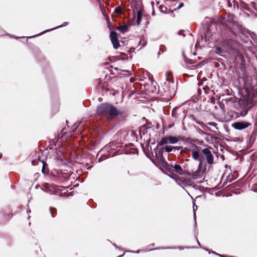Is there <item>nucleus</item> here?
I'll return each mask as SVG.
<instances>
[{"label": "nucleus", "instance_id": "obj_1", "mask_svg": "<svg viewBox=\"0 0 257 257\" xmlns=\"http://www.w3.org/2000/svg\"><path fill=\"white\" fill-rule=\"evenodd\" d=\"M184 150L191 152L193 160L199 162L197 169L195 171H192L190 174L194 179L202 177L206 171L203 162L205 161L210 165L214 163V157L211 151L208 148L201 149V147L192 143L188 144Z\"/></svg>", "mask_w": 257, "mask_h": 257}, {"label": "nucleus", "instance_id": "obj_2", "mask_svg": "<svg viewBox=\"0 0 257 257\" xmlns=\"http://www.w3.org/2000/svg\"><path fill=\"white\" fill-rule=\"evenodd\" d=\"M97 113L101 116H105L107 118H113L119 114V111L111 104L102 103L96 109Z\"/></svg>", "mask_w": 257, "mask_h": 257}, {"label": "nucleus", "instance_id": "obj_3", "mask_svg": "<svg viewBox=\"0 0 257 257\" xmlns=\"http://www.w3.org/2000/svg\"><path fill=\"white\" fill-rule=\"evenodd\" d=\"M166 82L163 85V89L165 93L167 94H171L174 92L175 84L171 77V74L169 73L166 74Z\"/></svg>", "mask_w": 257, "mask_h": 257}, {"label": "nucleus", "instance_id": "obj_4", "mask_svg": "<svg viewBox=\"0 0 257 257\" xmlns=\"http://www.w3.org/2000/svg\"><path fill=\"white\" fill-rule=\"evenodd\" d=\"M235 22V18L234 16L231 14H228L226 18H221L219 20V23L227 27L230 29L229 23L233 24Z\"/></svg>", "mask_w": 257, "mask_h": 257}, {"label": "nucleus", "instance_id": "obj_5", "mask_svg": "<svg viewBox=\"0 0 257 257\" xmlns=\"http://www.w3.org/2000/svg\"><path fill=\"white\" fill-rule=\"evenodd\" d=\"M251 125V123L243 121L235 122L232 124V126L235 130H242L249 127Z\"/></svg>", "mask_w": 257, "mask_h": 257}, {"label": "nucleus", "instance_id": "obj_6", "mask_svg": "<svg viewBox=\"0 0 257 257\" xmlns=\"http://www.w3.org/2000/svg\"><path fill=\"white\" fill-rule=\"evenodd\" d=\"M110 38L111 43L113 44V47L115 49H117L119 46V43L117 38V34L114 31H111L110 34Z\"/></svg>", "mask_w": 257, "mask_h": 257}, {"label": "nucleus", "instance_id": "obj_7", "mask_svg": "<svg viewBox=\"0 0 257 257\" xmlns=\"http://www.w3.org/2000/svg\"><path fill=\"white\" fill-rule=\"evenodd\" d=\"M221 45L225 51H228L232 48V41L229 39L224 40L221 42Z\"/></svg>", "mask_w": 257, "mask_h": 257}, {"label": "nucleus", "instance_id": "obj_8", "mask_svg": "<svg viewBox=\"0 0 257 257\" xmlns=\"http://www.w3.org/2000/svg\"><path fill=\"white\" fill-rule=\"evenodd\" d=\"M157 6L161 13L163 14H167L169 13V11H168V9L166 6L162 5H160V3L158 2H157Z\"/></svg>", "mask_w": 257, "mask_h": 257}, {"label": "nucleus", "instance_id": "obj_9", "mask_svg": "<svg viewBox=\"0 0 257 257\" xmlns=\"http://www.w3.org/2000/svg\"><path fill=\"white\" fill-rule=\"evenodd\" d=\"M174 168L175 169V171L177 173L182 175L184 174V171H183L182 167L178 164H175L174 166Z\"/></svg>", "mask_w": 257, "mask_h": 257}, {"label": "nucleus", "instance_id": "obj_10", "mask_svg": "<svg viewBox=\"0 0 257 257\" xmlns=\"http://www.w3.org/2000/svg\"><path fill=\"white\" fill-rule=\"evenodd\" d=\"M169 143L170 144H174L177 143L179 141V139L176 137L169 136Z\"/></svg>", "mask_w": 257, "mask_h": 257}, {"label": "nucleus", "instance_id": "obj_11", "mask_svg": "<svg viewBox=\"0 0 257 257\" xmlns=\"http://www.w3.org/2000/svg\"><path fill=\"white\" fill-rule=\"evenodd\" d=\"M169 139L168 137H163L161 140L159 142L158 145L163 146L164 145L169 144Z\"/></svg>", "mask_w": 257, "mask_h": 257}, {"label": "nucleus", "instance_id": "obj_12", "mask_svg": "<svg viewBox=\"0 0 257 257\" xmlns=\"http://www.w3.org/2000/svg\"><path fill=\"white\" fill-rule=\"evenodd\" d=\"M117 29L122 33H124L127 31V26L126 25H122L118 27Z\"/></svg>", "mask_w": 257, "mask_h": 257}, {"label": "nucleus", "instance_id": "obj_13", "mask_svg": "<svg viewBox=\"0 0 257 257\" xmlns=\"http://www.w3.org/2000/svg\"><path fill=\"white\" fill-rule=\"evenodd\" d=\"M142 20V13L140 11H138L137 12V23L138 25H139L141 22Z\"/></svg>", "mask_w": 257, "mask_h": 257}, {"label": "nucleus", "instance_id": "obj_14", "mask_svg": "<svg viewBox=\"0 0 257 257\" xmlns=\"http://www.w3.org/2000/svg\"><path fill=\"white\" fill-rule=\"evenodd\" d=\"M164 149H165V151L167 152H171L172 151L173 147L172 146H166L164 148Z\"/></svg>", "mask_w": 257, "mask_h": 257}, {"label": "nucleus", "instance_id": "obj_15", "mask_svg": "<svg viewBox=\"0 0 257 257\" xmlns=\"http://www.w3.org/2000/svg\"><path fill=\"white\" fill-rule=\"evenodd\" d=\"M122 9L120 7H117L115 9L114 12L116 14H121Z\"/></svg>", "mask_w": 257, "mask_h": 257}, {"label": "nucleus", "instance_id": "obj_16", "mask_svg": "<svg viewBox=\"0 0 257 257\" xmlns=\"http://www.w3.org/2000/svg\"><path fill=\"white\" fill-rule=\"evenodd\" d=\"M80 124V122L78 121V122H75L73 126V128H72L73 130L74 131V130H76Z\"/></svg>", "mask_w": 257, "mask_h": 257}, {"label": "nucleus", "instance_id": "obj_17", "mask_svg": "<svg viewBox=\"0 0 257 257\" xmlns=\"http://www.w3.org/2000/svg\"><path fill=\"white\" fill-rule=\"evenodd\" d=\"M140 44L142 46H144L147 44V41L144 39H141L140 41Z\"/></svg>", "mask_w": 257, "mask_h": 257}, {"label": "nucleus", "instance_id": "obj_18", "mask_svg": "<svg viewBox=\"0 0 257 257\" xmlns=\"http://www.w3.org/2000/svg\"><path fill=\"white\" fill-rule=\"evenodd\" d=\"M216 52L217 53L219 54L220 55H221V53H222V50L221 48H220L219 47H217L216 48Z\"/></svg>", "mask_w": 257, "mask_h": 257}, {"label": "nucleus", "instance_id": "obj_19", "mask_svg": "<svg viewBox=\"0 0 257 257\" xmlns=\"http://www.w3.org/2000/svg\"><path fill=\"white\" fill-rule=\"evenodd\" d=\"M68 22H65L62 25H61V26H58L54 29H52L51 30H54V29H57V28H60V27H62L63 26H66L68 25Z\"/></svg>", "mask_w": 257, "mask_h": 257}, {"label": "nucleus", "instance_id": "obj_20", "mask_svg": "<svg viewBox=\"0 0 257 257\" xmlns=\"http://www.w3.org/2000/svg\"><path fill=\"white\" fill-rule=\"evenodd\" d=\"M50 187V185L49 184H46L45 185V190H46V191H47V190H50V189H49Z\"/></svg>", "mask_w": 257, "mask_h": 257}, {"label": "nucleus", "instance_id": "obj_21", "mask_svg": "<svg viewBox=\"0 0 257 257\" xmlns=\"http://www.w3.org/2000/svg\"><path fill=\"white\" fill-rule=\"evenodd\" d=\"M203 89L204 90L205 93H208L207 91L209 90V88L207 86L203 87Z\"/></svg>", "mask_w": 257, "mask_h": 257}, {"label": "nucleus", "instance_id": "obj_22", "mask_svg": "<svg viewBox=\"0 0 257 257\" xmlns=\"http://www.w3.org/2000/svg\"><path fill=\"white\" fill-rule=\"evenodd\" d=\"M178 34H179V35H182L183 37H184V36H185V34L184 33L183 31H180L178 32Z\"/></svg>", "mask_w": 257, "mask_h": 257}, {"label": "nucleus", "instance_id": "obj_23", "mask_svg": "<svg viewBox=\"0 0 257 257\" xmlns=\"http://www.w3.org/2000/svg\"><path fill=\"white\" fill-rule=\"evenodd\" d=\"M195 209H196V208H195V206H193L194 218L195 220H196V213L195 212Z\"/></svg>", "mask_w": 257, "mask_h": 257}, {"label": "nucleus", "instance_id": "obj_24", "mask_svg": "<svg viewBox=\"0 0 257 257\" xmlns=\"http://www.w3.org/2000/svg\"><path fill=\"white\" fill-rule=\"evenodd\" d=\"M184 6L183 3H181L178 7V9H181Z\"/></svg>", "mask_w": 257, "mask_h": 257}, {"label": "nucleus", "instance_id": "obj_25", "mask_svg": "<svg viewBox=\"0 0 257 257\" xmlns=\"http://www.w3.org/2000/svg\"><path fill=\"white\" fill-rule=\"evenodd\" d=\"M208 124L210 125H213V126H215V125H216V123H215L214 122H209V123H208Z\"/></svg>", "mask_w": 257, "mask_h": 257}, {"label": "nucleus", "instance_id": "obj_26", "mask_svg": "<svg viewBox=\"0 0 257 257\" xmlns=\"http://www.w3.org/2000/svg\"><path fill=\"white\" fill-rule=\"evenodd\" d=\"M135 80V79L134 78H133V77H132V78H130V81L131 82H134Z\"/></svg>", "mask_w": 257, "mask_h": 257}, {"label": "nucleus", "instance_id": "obj_27", "mask_svg": "<svg viewBox=\"0 0 257 257\" xmlns=\"http://www.w3.org/2000/svg\"><path fill=\"white\" fill-rule=\"evenodd\" d=\"M44 166H45V164L44 163V162H43V168H42V171L43 173H44Z\"/></svg>", "mask_w": 257, "mask_h": 257}, {"label": "nucleus", "instance_id": "obj_28", "mask_svg": "<svg viewBox=\"0 0 257 257\" xmlns=\"http://www.w3.org/2000/svg\"><path fill=\"white\" fill-rule=\"evenodd\" d=\"M202 84H203V82H199V86H200L201 85H202Z\"/></svg>", "mask_w": 257, "mask_h": 257}, {"label": "nucleus", "instance_id": "obj_29", "mask_svg": "<svg viewBox=\"0 0 257 257\" xmlns=\"http://www.w3.org/2000/svg\"><path fill=\"white\" fill-rule=\"evenodd\" d=\"M32 165H35V164H34V161H33L32 162Z\"/></svg>", "mask_w": 257, "mask_h": 257}, {"label": "nucleus", "instance_id": "obj_30", "mask_svg": "<svg viewBox=\"0 0 257 257\" xmlns=\"http://www.w3.org/2000/svg\"><path fill=\"white\" fill-rule=\"evenodd\" d=\"M136 253H138L139 252H140V250H138L137 252H136Z\"/></svg>", "mask_w": 257, "mask_h": 257}, {"label": "nucleus", "instance_id": "obj_31", "mask_svg": "<svg viewBox=\"0 0 257 257\" xmlns=\"http://www.w3.org/2000/svg\"><path fill=\"white\" fill-rule=\"evenodd\" d=\"M154 84V81L152 80V84Z\"/></svg>", "mask_w": 257, "mask_h": 257}, {"label": "nucleus", "instance_id": "obj_32", "mask_svg": "<svg viewBox=\"0 0 257 257\" xmlns=\"http://www.w3.org/2000/svg\"><path fill=\"white\" fill-rule=\"evenodd\" d=\"M2 156V154H0V158H1Z\"/></svg>", "mask_w": 257, "mask_h": 257}, {"label": "nucleus", "instance_id": "obj_33", "mask_svg": "<svg viewBox=\"0 0 257 257\" xmlns=\"http://www.w3.org/2000/svg\"><path fill=\"white\" fill-rule=\"evenodd\" d=\"M200 91V88H199L198 89V91Z\"/></svg>", "mask_w": 257, "mask_h": 257}, {"label": "nucleus", "instance_id": "obj_34", "mask_svg": "<svg viewBox=\"0 0 257 257\" xmlns=\"http://www.w3.org/2000/svg\"><path fill=\"white\" fill-rule=\"evenodd\" d=\"M118 257H121V255H119V256H118Z\"/></svg>", "mask_w": 257, "mask_h": 257}]
</instances>
